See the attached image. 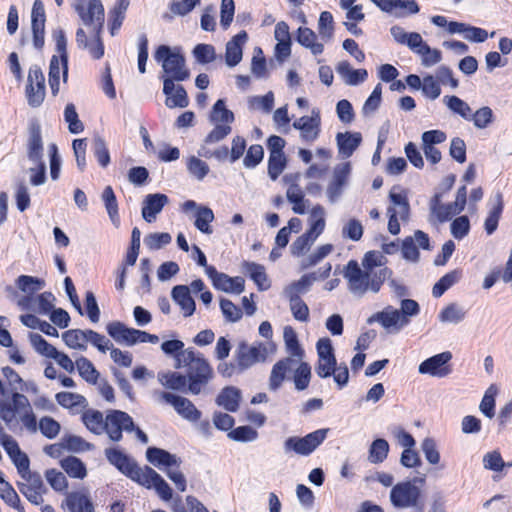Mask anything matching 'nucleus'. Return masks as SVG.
Masks as SVG:
<instances>
[{
	"instance_id": "f257e3e1",
	"label": "nucleus",
	"mask_w": 512,
	"mask_h": 512,
	"mask_svg": "<svg viewBox=\"0 0 512 512\" xmlns=\"http://www.w3.org/2000/svg\"><path fill=\"white\" fill-rule=\"evenodd\" d=\"M175 368H186L187 391L199 395L214 377V371L207 359L199 352L185 349L175 356Z\"/></svg>"
},
{
	"instance_id": "f03ea898",
	"label": "nucleus",
	"mask_w": 512,
	"mask_h": 512,
	"mask_svg": "<svg viewBox=\"0 0 512 512\" xmlns=\"http://www.w3.org/2000/svg\"><path fill=\"white\" fill-rule=\"evenodd\" d=\"M283 339L286 352L289 356L278 360L272 366L268 379V388L270 391L274 392L282 387L284 381L292 371V368L297 364V360H302L305 355V351L301 347L297 333L293 327H284Z\"/></svg>"
},
{
	"instance_id": "7ed1b4c3",
	"label": "nucleus",
	"mask_w": 512,
	"mask_h": 512,
	"mask_svg": "<svg viewBox=\"0 0 512 512\" xmlns=\"http://www.w3.org/2000/svg\"><path fill=\"white\" fill-rule=\"evenodd\" d=\"M392 275L387 268L378 269L377 274L362 269L358 262L350 260L345 267L343 276L347 280L349 291L358 297L364 296L367 292L378 293L385 282Z\"/></svg>"
},
{
	"instance_id": "20e7f679",
	"label": "nucleus",
	"mask_w": 512,
	"mask_h": 512,
	"mask_svg": "<svg viewBox=\"0 0 512 512\" xmlns=\"http://www.w3.org/2000/svg\"><path fill=\"white\" fill-rule=\"evenodd\" d=\"M154 59L161 63L163 69V93L170 95L174 89V82L185 81L190 72L186 67V61L180 51L172 50L169 46L160 45L154 53Z\"/></svg>"
},
{
	"instance_id": "39448f33",
	"label": "nucleus",
	"mask_w": 512,
	"mask_h": 512,
	"mask_svg": "<svg viewBox=\"0 0 512 512\" xmlns=\"http://www.w3.org/2000/svg\"><path fill=\"white\" fill-rule=\"evenodd\" d=\"M74 9L82 23L94 34L87 48L90 55L94 59H100L104 55V45L100 39L104 25V7L101 0H88L87 5L79 2L74 5Z\"/></svg>"
},
{
	"instance_id": "423d86ee",
	"label": "nucleus",
	"mask_w": 512,
	"mask_h": 512,
	"mask_svg": "<svg viewBox=\"0 0 512 512\" xmlns=\"http://www.w3.org/2000/svg\"><path fill=\"white\" fill-rule=\"evenodd\" d=\"M275 352L276 345L273 342L256 341L248 344L246 341H241L235 350L234 358L240 370L246 371L257 363L266 362Z\"/></svg>"
},
{
	"instance_id": "0eeeda50",
	"label": "nucleus",
	"mask_w": 512,
	"mask_h": 512,
	"mask_svg": "<svg viewBox=\"0 0 512 512\" xmlns=\"http://www.w3.org/2000/svg\"><path fill=\"white\" fill-rule=\"evenodd\" d=\"M390 501L395 508L424 512L425 501L421 489L411 481L396 484L390 491Z\"/></svg>"
},
{
	"instance_id": "6e6552de",
	"label": "nucleus",
	"mask_w": 512,
	"mask_h": 512,
	"mask_svg": "<svg viewBox=\"0 0 512 512\" xmlns=\"http://www.w3.org/2000/svg\"><path fill=\"white\" fill-rule=\"evenodd\" d=\"M389 200L391 205L387 208L388 230L391 234L397 235L400 232L399 220L406 222L409 219L410 205L406 192L397 186L391 189Z\"/></svg>"
},
{
	"instance_id": "1a4fd4ad",
	"label": "nucleus",
	"mask_w": 512,
	"mask_h": 512,
	"mask_svg": "<svg viewBox=\"0 0 512 512\" xmlns=\"http://www.w3.org/2000/svg\"><path fill=\"white\" fill-rule=\"evenodd\" d=\"M328 432V428H322L304 437H288L283 444L284 453L288 455L293 452L300 456H309L324 442Z\"/></svg>"
},
{
	"instance_id": "9d476101",
	"label": "nucleus",
	"mask_w": 512,
	"mask_h": 512,
	"mask_svg": "<svg viewBox=\"0 0 512 512\" xmlns=\"http://www.w3.org/2000/svg\"><path fill=\"white\" fill-rule=\"evenodd\" d=\"M104 454L111 465L137 483L143 473L144 467H140L132 457L116 447L106 448Z\"/></svg>"
},
{
	"instance_id": "9b49d317",
	"label": "nucleus",
	"mask_w": 512,
	"mask_h": 512,
	"mask_svg": "<svg viewBox=\"0 0 512 512\" xmlns=\"http://www.w3.org/2000/svg\"><path fill=\"white\" fill-rule=\"evenodd\" d=\"M135 424L132 417L121 410H110L106 415L105 432L110 440L119 442L123 438V431L132 432Z\"/></svg>"
},
{
	"instance_id": "f8f14e48",
	"label": "nucleus",
	"mask_w": 512,
	"mask_h": 512,
	"mask_svg": "<svg viewBox=\"0 0 512 512\" xmlns=\"http://www.w3.org/2000/svg\"><path fill=\"white\" fill-rule=\"evenodd\" d=\"M400 315L397 308L387 305L381 311L372 314L368 319V324L378 323L389 334H397L407 325V321Z\"/></svg>"
},
{
	"instance_id": "ddd939ff",
	"label": "nucleus",
	"mask_w": 512,
	"mask_h": 512,
	"mask_svg": "<svg viewBox=\"0 0 512 512\" xmlns=\"http://www.w3.org/2000/svg\"><path fill=\"white\" fill-rule=\"evenodd\" d=\"M25 95L28 105L32 108L41 106L45 99V77L38 66L29 69Z\"/></svg>"
},
{
	"instance_id": "4468645a",
	"label": "nucleus",
	"mask_w": 512,
	"mask_h": 512,
	"mask_svg": "<svg viewBox=\"0 0 512 512\" xmlns=\"http://www.w3.org/2000/svg\"><path fill=\"white\" fill-rule=\"evenodd\" d=\"M17 488L34 505L42 504L44 501L43 495L47 492V488L38 472H32L21 477V481L17 482Z\"/></svg>"
},
{
	"instance_id": "2eb2a0df",
	"label": "nucleus",
	"mask_w": 512,
	"mask_h": 512,
	"mask_svg": "<svg viewBox=\"0 0 512 512\" xmlns=\"http://www.w3.org/2000/svg\"><path fill=\"white\" fill-rule=\"evenodd\" d=\"M451 359L452 353L450 351L436 354L421 362L418 367V372L420 374L429 375L432 377H446L452 372V369L449 365Z\"/></svg>"
},
{
	"instance_id": "dca6fc26",
	"label": "nucleus",
	"mask_w": 512,
	"mask_h": 512,
	"mask_svg": "<svg viewBox=\"0 0 512 512\" xmlns=\"http://www.w3.org/2000/svg\"><path fill=\"white\" fill-rule=\"evenodd\" d=\"M159 398L171 405L182 418L190 422H196L201 418V411L185 397L163 391L159 393Z\"/></svg>"
},
{
	"instance_id": "f3484780",
	"label": "nucleus",
	"mask_w": 512,
	"mask_h": 512,
	"mask_svg": "<svg viewBox=\"0 0 512 512\" xmlns=\"http://www.w3.org/2000/svg\"><path fill=\"white\" fill-rule=\"evenodd\" d=\"M293 127L300 131V138L305 143L316 141L321 132V117L318 109H312L311 116H302L293 122Z\"/></svg>"
},
{
	"instance_id": "a211bd4d",
	"label": "nucleus",
	"mask_w": 512,
	"mask_h": 512,
	"mask_svg": "<svg viewBox=\"0 0 512 512\" xmlns=\"http://www.w3.org/2000/svg\"><path fill=\"white\" fill-rule=\"evenodd\" d=\"M382 12L393 15L396 18H405L415 15L420 7L415 0H370Z\"/></svg>"
},
{
	"instance_id": "6ab92c4d",
	"label": "nucleus",
	"mask_w": 512,
	"mask_h": 512,
	"mask_svg": "<svg viewBox=\"0 0 512 512\" xmlns=\"http://www.w3.org/2000/svg\"><path fill=\"white\" fill-rule=\"evenodd\" d=\"M137 483L147 489L154 488L158 496L164 501H169L172 498V488L159 473L149 466H144L143 473Z\"/></svg>"
},
{
	"instance_id": "aec40b11",
	"label": "nucleus",
	"mask_w": 512,
	"mask_h": 512,
	"mask_svg": "<svg viewBox=\"0 0 512 512\" xmlns=\"http://www.w3.org/2000/svg\"><path fill=\"white\" fill-rule=\"evenodd\" d=\"M169 203L167 195L162 193L147 194L142 202L141 214L147 223L156 221L158 214Z\"/></svg>"
},
{
	"instance_id": "412c9836",
	"label": "nucleus",
	"mask_w": 512,
	"mask_h": 512,
	"mask_svg": "<svg viewBox=\"0 0 512 512\" xmlns=\"http://www.w3.org/2000/svg\"><path fill=\"white\" fill-rule=\"evenodd\" d=\"M390 34L396 43L407 46L415 54H420L427 44L418 32H406L399 25L392 26Z\"/></svg>"
},
{
	"instance_id": "4be33fe9",
	"label": "nucleus",
	"mask_w": 512,
	"mask_h": 512,
	"mask_svg": "<svg viewBox=\"0 0 512 512\" xmlns=\"http://www.w3.org/2000/svg\"><path fill=\"white\" fill-rule=\"evenodd\" d=\"M11 399L16 407L21 408V412L18 414L24 428L31 434L36 433L39 424H37L36 416L32 411L28 398L22 393L14 392L11 395Z\"/></svg>"
},
{
	"instance_id": "5701e85b",
	"label": "nucleus",
	"mask_w": 512,
	"mask_h": 512,
	"mask_svg": "<svg viewBox=\"0 0 512 512\" xmlns=\"http://www.w3.org/2000/svg\"><path fill=\"white\" fill-rule=\"evenodd\" d=\"M108 334L118 343L133 346L139 343L140 330L129 328L122 322L113 321L106 327Z\"/></svg>"
},
{
	"instance_id": "b1692460",
	"label": "nucleus",
	"mask_w": 512,
	"mask_h": 512,
	"mask_svg": "<svg viewBox=\"0 0 512 512\" xmlns=\"http://www.w3.org/2000/svg\"><path fill=\"white\" fill-rule=\"evenodd\" d=\"M146 458L152 465L163 471L170 467L179 468L182 464V460L177 455L157 447H149Z\"/></svg>"
},
{
	"instance_id": "393cba45",
	"label": "nucleus",
	"mask_w": 512,
	"mask_h": 512,
	"mask_svg": "<svg viewBox=\"0 0 512 512\" xmlns=\"http://www.w3.org/2000/svg\"><path fill=\"white\" fill-rule=\"evenodd\" d=\"M488 205L489 212L484 222V228L486 233L491 235L497 230L498 223L504 209L503 194L500 191L496 192L489 199Z\"/></svg>"
},
{
	"instance_id": "a878e982",
	"label": "nucleus",
	"mask_w": 512,
	"mask_h": 512,
	"mask_svg": "<svg viewBox=\"0 0 512 512\" xmlns=\"http://www.w3.org/2000/svg\"><path fill=\"white\" fill-rule=\"evenodd\" d=\"M248 35L246 31H240L226 44L225 62L229 67H234L240 63L243 56V45L246 43Z\"/></svg>"
},
{
	"instance_id": "bb28decb",
	"label": "nucleus",
	"mask_w": 512,
	"mask_h": 512,
	"mask_svg": "<svg viewBox=\"0 0 512 512\" xmlns=\"http://www.w3.org/2000/svg\"><path fill=\"white\" fill-rule=\"evenodd\" d=\"M171 296L174 302L180 307L184 317H190L193 315L196 309V304L190 294V288L188 286H174L171 291Z\"/></svg>"
},
{
	"instance_id": "cd10ccee",
	"label": "nucleus",
	"mask_w": 512,
	"mask_h": 512,
	"mask_svg": "<svg viewBox=\"0 0 512 512\" xmlns=\"http://www.w3.org/2000/svg\"><path fill=\"white\" fill-rule=\"evenodd\" d=\"M242 391L235 386L224 387L217 395L215 402L228 412H236L240 407Z\"/></svg>"
},
{
	"instance_id": "c85d7f7f",
	"label": "nucleus",
	"mask_w": 512,
	"mask_h": 512,
	"mask_svg": "<svg viewBox=\"0 0 512 512\" xmlns=\"http://www.w3.org/2000/svg\"><path fill=\"white\" fill-rule=\"evenodd\" d=\"M312 378L311 366L303 360H297V364L292 368L288 379H292L297 391H304L309 387Z\"/></svg>"
},
{
	"instance_id": "c756f323",
	"label": "nucleus",
	"mask_w": 512,
	"mask_h": 512,
	"mask_svg": "<svg viewBox=\"0 0 512 512\" xmlns=\"http://www.w3.org/2000/svg\"><path fill=\"white\" fill-rule=\"evenodd\" d=\"M336 141L339 155L342 158H349L361 144L362 136L359 132L338 133Z\"/></svg>"
},
{
	"instance_id": "7c9ffc66",
	"label": "nucleus",
	"mask_w": 512,
	"mask_h": 512,
	"mask_svg": "<svg viewBox=\"0 0 512 512\" xmlns=\"http://www.w3.org/2000/svg\"><path fill=\"white\" fill-rule=\"evenodd\" d=\"M27 156L31 162L43 161V142L39 125H32L29 129Z\"/></svg>"
},
{
	"instance_id": "2f4dec72",
	"label": "nucleus",
	"mask_w": 512,
	"mask_h": 512,
	"mask_svg": "<svg viewBox=\"0 0 512 512\" xmlns=\"http://www.w3.org/2000/svg\"><path fill=\"white\" fill-rule=\"evenodd\" d=\"M336 72L347 85L356 86L364 82L368 73L365 69H353L348 61H341L336 66Z\"/></svg>"
},
{
	"instance_id": "473e14b6",
	"label": "nucleus",
	"mask_w": 512,
	"mask_h": 512,
	"mask_svg": "<svg viewBox=\"0 0 512 512\" xmlns=\"http://www.w3.org/2000/svg\"><path fill=\"white\" fill-rule=\"evenodd\" d=\"M297 41L303 47L309 49L313 55H320L324 51V43L318 41V35L308 27H299Z\"/></svg>"
},
{
	"instance_id": "72a5a7b5",
	"label": "nucleus",
	"mask_w": 512,
	"mask_h": 512,
	"mask_svg": "<svg viewBox=\"0 0 512 512\" xmlns=\"http://www.w3.org/2000/svg\"><path fill=\"white\" fill-rule=\"evenodd\" d=\"M315 280H317V273L305 274L299 280L286 286L284 288L283 295L287 299L300 298L301 294H305L310 290V287Z\"/></svg>"
},
{
	"instance_id": "f704fd0d",
	"label": "nucleus",
	"mask_w": 512,
	"mask_h": 512,
	"mask_svg": "<svg viewBox=\"0 0 512 512\" xmlns=\"http://www.w3.org/2000/svg\"><path fill=\"white\" fill-rule=\"evenodd\" d=\"M64 505L69 512H94L89 496L82 492L67 494Z\"/></svg>"
},
{
	"instance_id": "c9c22d12",
	"label": "nucleus",
	"mask_w": 512,
	"mask_h": 512,
	"mask_svg": "<svg viewBox=\"0 0 512 512\" xmlns=\"http://www.w3.org/2000/svg\"><path fill=\"white\" fill-rule=\"evenodd\" d=\"M157 379L167 389L188 393L187 378L183 374L173 371H162L157 374Z\"/></svg>"
},
{
	"instance_id": "e433bc0d",
	"label": "nucleus",
	"mask_w": 512,
	"mask_h": 512,
	"mask_svg": "<svg viewBox=\"0 0 512 512\" xmlns=\"http://www.w3.org/2000/svg\"><path fill=\"white\" fill-rule=\"evenodd\" d=\"M234 120V113L226 108L225 101L223 99L217 100L209 114L210 123L212 125L229 124L231 126Z\"/></svg>"
},
{
	"instance_id": "4c0bfd02",
	"label": "nucleus",
	"mask_w": 512,
	"mask_h": 512,
	"mask_svg": "<svg viewBox=\"0 0 512 512\" xmlns=\"http://www.w3.org/2000/svg\"><path fill=\"white\" fill-rule=\"evenodd\" d=\"M243 268L245 272L249 274L250 278L254 281L260 291L269 289L270 282L263 265L246 261L243 263Z\"/></svg>"
},
{
	"instance_id": "58836bf2",
	"label": "nucleus",
	"mask_w": 512,
	"mask_h": 512,
	"mask_svg": "<svg viewBox=\"0 0 512 512\" xmlns=\"http://www.w3.org/2000/svg\"><path fill=\"white\" fill-rule=\"evenodd\" d=\"M82 420L90 432L96 435H101L105 432L106 417L104 418L102 412L89 409L83 413Z\"/></svg>"
},
{
	"instance_id": "ea45409f",
	"label": "nucleus",
	"mask_w": 512,
	"mask_h": 512,
	"mask_svg": "<svg viewBox=\"0 0 512 512\" xmlns=\"http://www.w3.org/2000/svg\"><path fill=\"white\" fill-rule=\"evenodd\" d=\"M310 228L306 232L313 239H316L323 233L325 229V209L321 205L314 206L310 211L309 217Z\"/></svg>"
},
{
	"instance_id": "a19ab883",
	"label": "nucleus",
	"mask_w": 512,
	"mask_h": 512,
	"mask_svg": "<svg viewBox=\"0 0 512 512\" xmlns=\"http://www.w3.org/2000/svg\"><path fill=\"white\" fill-rule=\"evenodd\" d=\"M467 310L457 303H450L444 307L439 315L438 319L442 323L448 324H459L466 318Z\"/></svg>"
},
{
	"instance_id": "79ce46f5",
	"label": "nucleus",
	"mask_w": 512,
	"mask_h": 512,
	"mask_svg": "<svg viewBox=\"0 0 512 512\" xmlns=\"http://www.w3.org/2000/svg\"><path fill=\"white\" fill-rule=\"evenodd\" d=\"M62 340L71 349L85 351L87 349V330H67L62 333Z\"/></svg>"
},
{
	"instance_id": "37998d69",
	"label": "nucleus",
	"mask_w": 512,
	"mask_h": 512,
	"mask_svg": "<svg viewBox=\"0 0 512 512\" xmlns=\"http://www.w3.org/2000/svg\"><path fill=\"white\" fill-rule=\"evenodd\" d=\"M52 36L56 44L58 57L61 59V64L63 67V79L66 81L68 76L67 38L62 28L55 29Z\"/></svg>"
},
{
	"instance_id": "c03bdc74",
	"label": "nucleus",
	"mask_w": 512,
	"mask_h": 512,
	"mask_svg": "<svg viewBox=\"0 0 512 512\" xmlns=\"http://www.w3.org/2000/svg\"><path fill=\"white\" fill-rule=\"evenodd\" d=\"M76 368L83 380L89 384H97L100 373L94 364L86 357L80 356L75 360Z\"/></svg>"
},
{
	"instance_id": "a18cd8bd",
	"label": "nucleus",
	"mask_w": 512,
	"mask_h": 512,
	"mask_svg": "<svg viewBox=\"0 0 512 512\" xmlns=\"http://www.w3.org/2000/svg\"><path fill=\"white\" fill-rule=\"evenodd\" d=\"M245 281L242 277H230L225 273H222L214 287L218 290L241 294L245 288Z\"/></svg>"
},
{
	"instance_id": "49530a36",
	"label": "nucleus",
	"mask_w": 512,
	"mask_h": 512,
	"mask_svg": "<svg viewBox=\"0 0 512 512\" xmlns=\"http://www.w3.org/2000/svg\"><path fill=\"white\" fill-rule=\"evenodd\" d=\"M389 443L383 438L375 439L368 450V460L372 464L384 462L389 453Z\"/></svg>"
},
{
	"instance_id": "de8ad7c7",
	"label": "nucleus",
	"mask_w": 512,
	"mask_h": 512,
	"mask_svg": "<svg viewBox=\"0 0 512 512\" xmlns=\"http://www.w3.org/2000/svg\"><path fill=\"white\" fill-rule=\"evenodd\" d=\"M443 102L454 114L459 115L466 121H470V118L472 117V109L464 100L455 95H452L445 96L443 98Z\"/></svg>"
},
{
	"instance_id": "09e8293b",
	"label": "nucleus",
	"mask_w": 512,
	"mask_h": 512,
	"mask_svg": "<svg viewBox=\"0 0 512 512\" xmlns=\"http://www.w3.org/2000/svg\"><path fill=\"white\" fill-rule=\"evenodd\" d=\"M194 217V225L200 232L204 234H211L213 232L210 226L214 220L212 209L207 206H200L195 212Z\"/></svg>"
},
{
	"instance_id": "8fccbe9b",
	"label": "nucleus",
	"mask_w": 512,
	"mask_h": 512,
	"mask_svg": "<svg viewBox=\"0 0 512 512\" xmlns=\"http://www.w3.org/2000/svg\"><path fill=\"white\" fill-rule=\"evenodd\" d=\"M461 278L460 270H453L442 276L432 288L434 297H441L450 287L456 284Z\"/></svg>"
},
{
	"instance_id": "3c124183",
	"label": "nucleus",
	"mask_w": 512,
	"mask_h": 512,
	"mask_svg": "<svg viewBox=\"0 0 512 512\" xmlns=\"http://www.w3.org/2000/svg\"><path fill=\"white\" fill-rule=\"evenodd\" d=\"M61 467L72 478L83 479L87 475L85 464L74 456L61 460Z\"/></svg>"
},
{
	"instance_id": "603ef678",
	"label": "nucleus",
	"mask_w": 512,
	"mask_h": 512,
	"mask_svg": "<svg viewBox=\"0 0 512 512\" xmlns=\"http://www.w3.org/2000/svg\"><path fill=\"white\" fill-rule=\"evenodd\" d=\"M0 496L6 504L16 509L18 512H25L20 498L15 489L4 479H0Z\"/></svg>"
},
{
	"instance_id": "864d4df0",
	"label": "nucleus",
	"mask_w": 512,
	"mask_h": 512,
	"mask_svg": "<svg viewBox=\"0 0 512 512\" xmlns=\"http://www.w3.org/2000/svg\"><path fill=\"white\" fill-rule=\"evenodd\" d=\"M430 210L432 216L436 217L439 222H445L457 214L453 210V204H441L439 195H435L431 200Z\"/></svg>"
},
{
	"instance_id": "5fc2aeb1",
	"label": "nucleus",
	"mask_w": 512,
	"mask_h": 512,
	"mask_svg": "<svg viewBox=\"0 0 512 512\" xmlns=\"http://www.w3.org/2000/svg\"><path fill=\"white\" fill-rule=\"evenodd\" d=\"M101 199L104 202L109 218L111 219L113 224L117 225L119 223L118 203L115 193L111 186H106L104 188L101 195Z\"/></svg>"
},
{
	"instance_id": "6e6d98bb",
	"label": "nucleus",
	"mask_w": 512,
	"mask_h": 512,
	"mask_svg": "<svg viewBox=\"0 0 512 512\" xmlns=\"http://www.w3.org/2000/svg\"><path fill=\"white\" fill-rule=\"evenodd\" d=\"M93 155L102 168L110 164V153L106 141L101 136H95L92 142Z\"/></svg>"
},
{
	"instance_id": "4d7b16f0",
	"label": "nucleus",
	"mask_w": 512,
	"mask_h": 512,
	"mask_svg": "<svg viewBox=\"0 0 512 512\" xmlns=\"http://www.w3.org/2000/svg\"><path fill=\"white\" fill-rule=\"evenodd\" d=\"M318 32L323 42H329L334 35V20L329 11H323L318 20Z\"/></svg>"
},
{
	"instance_id": "13d9d810",
	"label": "nucleus",
	"mask_w": 512,
	"mask_h": 512,
	"mask_svg": "<svg viewBox=\"0 0 512 512\" xmlns=\"http://www.w3.org/2000/svg\"><path fill=\"white\" fill-rule=\"evenodd\" d=\"M498 394L496 385H490L484 393V396L479 405L480 411L488 418H493L495 415V397Z\"/></svg>"
},
{
	"instance_id": "bf43d9fd",
	"label": "nucleus",
	"mask_w": 512,
	"mask_h": 512,
	"mask_svg": "<svg viewBox=\"0 0 512 512\" xmlns=\"http://www.w3.org/2000/svg\"><path fill=\"white\" fill-rule=\"evenodd\" d=\"M61 73L63 74L61 59L54 55L50 60L49 66V85L54 96L59 92Z\"/></svg>"
},
{
	"instance_id": "052dcab7",
	"label": "nucleus",
	"mask_w": 512,
	"mask_h": 512,
	"mask_svg": "<svg viewBox=\"0 0 512 512\" xmlns=\"http://www.w3.org/2000/svg\"><path fill=\"white\" fill-rule=\"evenodd\" d=\"M386 258L379 251H369L367 252L362 259L363 269L371 272V274H377L378 270L376 268H384Z\"/></svg>"
},
{
	"instance_id": "680f3d73",
	"label": "nucleus",
	"mask_w": 512,
	"mask_h": 512,
	"mask_svg": "<svg viewBox=\"0 0 512 512\" xmlns=\"http://www.w3.org/2000/svg\"><path fill=\"white\" fill-rule=\"evenodd\" d=\"M186 167L190 175L199 181L203 180L210 171L208 164L196 156H190L187 159Z\"/></svg>"
},
{
	"instance_id": "e2e57ef3",
	"label": "nucleus",
	"mask_w": 512,
	"mask_h": 512,
	"mask_svg": "<svg viewBox=\"0 0 512 512\" xmlns=\"http://www.w3.org/2000/svg\"><path fill=\"white\" fill-rule=\"evenodd\" d=\"M64 120L68 124V130L72 134H79L83 132L84 125L79 119L75 105L69 103L66 105L64 110Z\"/></svg>"
},
{
	"instance_id": "0e129e2a",
	"label": "nucleus",
	"mask_w": 512,
	"mask_h": 512,
	"mask_svg": "<svg viewBox=\"0 0 512 512\" xmlns=\"http://www.w3.org/2000/svg\"><path fill=\"white\" fill-rule=\"evenodd\" d=\"M250 109L260 110L264 113H270L274 107V94L269 91L264 96H251L248 99Z\"/></svg>"
},
{
	"instance_id": "69168bd1",
	"label": "nucleus",
	"mask_w": 512,
	"mask_h": 512,
	"mask_svg": "<svg viewBox=\"0 0 512 512\" xmlns=\"http://www.w3.org/2000/svg\"><path fill=\"white\" fill-rule=\"evenodd\" d=\"M16 285L22 292L33 294L41 290L45 282L37 277L21 275L17 278Z\"/></svg>"
},
{
	"instance_id": "338daca9",
	"label": "nucleus",
	"mask_w": 512,
	"mask_h": 512,
	"mask_svg": "<svg viewBox=\"0 0 512 512\" xmlns=\"http://www.w3.org/2000/svg\"><path fill=\"white\" fill-rule=\"evenodd\" d=\"M332 251L333 245L331 244H324L319 246L313 253L302 259L301 268L307 269L309 267L315 266L325 257H327Z\"/></svg>"
},
{
	"instance_id": "774afa93",
	"label": "nucleus",
	"mask_w": 512,
	"mask_h": 512,
	"mask_svg": "<svg viewBox=\"0 0 512 512\" xmlns=\"http://www.w3.org/2000/svg\"><path fill=\"white\" fill-rule=\"evenodd\" d=\"M494 120V114L490 107L484 106L476 110L472 111V117L470 121L473 122L474 126L478 129L487 128Z\"/></svg>"
}]
</instances>
